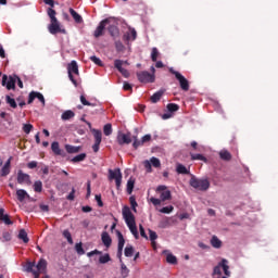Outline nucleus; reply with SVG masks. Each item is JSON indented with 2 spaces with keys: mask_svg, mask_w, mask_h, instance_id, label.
Here are the masks:
<instances>
[{
  "mask_svg": "<svg viewBox=\"0 0 278 278\" xmlns=\"http://www.w3.org/2000/svg\"><path fill=\"white\" fill-rule=\"evenodd\" d=\"M150 202L153 204V205H162V199H156V198H150Z\"/></svg>",
  "mask_w": 278,
  "mask_h": 278,
  "instance_id": "e2e57ef3",
  "label": "nucleus"
},
{
  "mask_svg": "<svg viewBox=\"0 0 278 278\" xmlns=\"http://www.w3.org/2000/svg\"><path fill=\"white\" fill-rule=\"evenodd\" d=\"M17 184H27L29 186L31 185V177L28 174L23 173L22 169H20L17 172Z\"/></svg>",
  "mask_w": 278,
  "mask_h": 278,
  "instance_id": "dca6fc26",
  "label": "nucleus"
},
{
  "mask_svg": "<svg viewBox=\"0 0 278 278\" xmlns=\"http://www.w3.org/2000/svg\"><path fill=\"white\" fill-rule=\"evenodd\" d=\"M115 49L118 53L125 51V46L121 40L115 41Z\"/></svg>",
  "mask_w": 278,
  "mask_h": 278,
  "instance_id": "3c124183",
  "label": "nucleus"
},
{
  "mask_svg": "<svg viewBox=\"0 0 278 278\" xmlns=\"http://www.w3.org/2000/svg\"><path fill=\"white\" fill-rule=\"evenodd\" d=\"M94 143L92 146L93 153H99V147H101V141L103 140V134L101 130L93 129L92 130Z\"/></svg>",
  "mask_w": 278,
  "mask_h": 278,
  "instance_id": "9b49d317",
  "label": "nucleus"
},
{
  "mask_svg": "<svg viewBox=\"0 0 278 278\" xmlns=\"http://www.w3.org/2000/svg\"><path fill=\"white\" fill-rule=\"evenodd\" d=\"M117 249L123 250L125 248V237H123V233L121 231H117Z\"/></svg>",
  "mask_w": 278,
  "mask_h": 278,
  "instance_id": "473e14b6",
  "label": "nucleus"
},
{
  "mask_svg": "<svg viewBox=\"0 0 278 278\" xmlns=\"http://www.w3.org/2000/svg\"><path fill=\"white\" fill-rule=\"evenodd\" d=\"M191 160L197 161L199 160L200 162H207V159L203 154H193L191 153Z\"/></svg>",
  "mask_w": 278,
  "mask_h": 278,
  "instance_id": "58836bf2",
  "label": "nucleus"
},
{
  "mask_svg": "<svg viewBox=\"0 0 278 278\" xmlns=\"http://www.w3.org/2000/svg\"><path fill=\"white\" fill-rule=\"evenodd\" d=\"M228 262L227 260H222V262L219 263V266H222L223 270H224V275H226V277H231V271H229V265H227Z\"/></svg>",
  "mask_w": 278,
  "mask_h": 278,
  "instance_id": "b1692460",
  "label": "nucleus"
},
{
  "mask_svg": "<svg viewBox=\"0 0 278 278\" xmlns=\"http://www.w3.org/2000/svg\"><path fill=\"white\" fill-rule=\"evenodd\" d=\"M43 3H46V5H50V8L47 10V14L50 18L48 31L52 34V36H55V34H66V29H62V27H60V21H58V17H55V15L58 14V12L53 10V8H55V1L43 0Z\"/></svg>",
  "mask_w": 278,
  "mask_h": 278,
  "instance_id": "f257e3e1",
  "label": "nucleus"
},
{
  "mask_svg": "<svg viewBox=\"0 0 278 278\" xmlns=\"http://www.w3.org/2000/svg\"><path fill=\"white\" fill-rule=\"evenodd\" d=\"M132 140H134V142H132L134 149H138L139 147H142V144H144L142 139L139 140L137 136H134Z\"/></svg>",
  "mask_w": 278,
  "mask_h": 278,
  "instance_id": "79ce46f5",
  "label": "nucleus"
},
{
  "mask_svg": "<svg viewBox=\"0 0 278 278\" xmlns=\"http://www.w3.org/2000/svg\"><path fill=\"white\" fill-rule=\"evenodd\" d=\"M104 136H112V124H106L103 127Z\"/></svg>",
  "mask_w": 278,
  "mask_h": 278,
  "instance_id": "de8ad7c7",
  "label": "nucleus"
},
{
  "mask_svg": "<svg viewBox=\"0 0 278 278\" xmlns=\"http://www.w3.org/2000/svg\"><path fill=\"white\" fill-rule=\"evenodd\" d=\"M65 151L67 153H79L81 151V147L65 144Z\"/></svg>",
  "mask_w": 278,
  "mask_h": 278,
  "instance_id": "393cba45",
  "label": "nucleus"
},
{
  "mask_svg": "<svg viewBox=\"0 0 278 278\" xmlns=\"http://www.w3.org/2000/svg\"><path fill=\"white\" fill-rule=\"evenodd\" d=\"M75 251L78 255H86V251L84 250L81 242L75 244Z\"/></svg>",
  "mask_w": 278,
  "mask_h": 278,
  "instance_id": "4c0bfd02",
  "label": "nucleus"
},
{
  "mask_svg": "<svg viewBox=\"0 0 278 278\" xmlns=\"http://www.w3.org/2000/svg\"><path fill=\"white\" fill-rule=\"evenodd\" d=\"M80 102L83 103V105H92V106H94V104H92L88 100H86V96H80Z\"/></svg>",
  "mask_w": 278,
  "mask_h": 278,
  "instance_id": "0e129e2a",
  "label": "nucleus"
},
{
  "mask_svg": "<svg viewBox=\"0 0 278 278\" xmlns=\"http://www.w3.org/2000/svg\"><path fill=\"white\" fill-rule=\"evenodd\" d=\"M166 262L167 264H177V256L173 255V254H167L166 256Z\"/></svg>",
  "mask_w": 278,
  "mask_h": 278,
  "instance_id": "49530a36",
  "label": "nucleus"
},
{
  "mask_svg": "<svg viewBox=\"0 0 278 278\" xmlns=\"http://www.w3.org/2000/svg\"><path fill=\"white\" fill-rule=\"evenodd\" d=\"M168 112H177L179 110V106L175 103L167 104Z\"/></svg>",
  "mask_w": 278,
  "mask_h": 278,
  "instance_id": "4d7b16f0",
  "label": "nucleus"
},
{
  "mask_svg": "<svg viewBox=\"0 0 278 278\" xmlns=\"http://www.w3.org/2000/svg\"><path fill=\"white\" fill-rule=\"evenodd\" d=\"M127 65L129 66V62L128 61H123V60H118L116 59L114 61V67L117 68V71L123 75V77H129V71H127L126 68H123V65Z\"/></svg>",
  "mask_w": 278,
  "mask_h": 278,
  "instance_id": "f8f14e48",
  "label": "nucleus"
},
{
  "mask_svg": "<svg viewBox=\"0 0 278 278\" xmlns=\"http://www.w3.org/2000/svg\"><path fill=\"white\" fill-rule=\"evenodd\" d=\"M129 201H130V205H131V207H132V211H134V212H137L136 207H138V202H136V198L130 197V198H129Z\"/></svg>",
  "mask_w": 278,
  "mask_h": 278,
  "instance_id": "13d9d810",
  "label": "nucleus"
},
{
  "mask_svg": "<svg viewBox=\"0 0 278 278\" xmlns=\"http://www.w3.org/2000/svg\"><path fill=\"white\" fill-rule=\"evenodd\" d=\"M149 233H150V240L152 242V247L153 249H155V240H157V232L149 229Z\"/></svg>",
  "mask_w": 278,
  "mask_h": 278,
  "instance_id": "ea45409f",
  "label": "nucleus"
},
{
  "mask_svg": "<svg viewBox=\"0 0 278 278\" xmlns=\"http://www.w3.org/2000/svg\"><path fill=\"white\" fill-rule=\"evenodd\" d=\"M24 269L26 273H33L36 270V262L28 261L26 262Z\"/></svg>",
  "mask_w": 278,
  "mask_h": 278,
  "instance_id": "2f4dec72",
  "label": "nucleus"
},
{
  "mask_svg": "<svg viewBox=\"0 0 278 278\" xmlns=\"http://www.w3.org/2000/svg\"><path fill=\"white\" fill-rule=\"evenodd\" d=\"M122 214L127 227L130 230V233H132L134 238L138 240V238H140V235H138V227L136 226V217L134 216V213H131V208H129V206H124L122 210Z\"/></svg>",
  "mask_w": 278,
  "mask_h": 278,
  "instance_id": "f03ea898",
  "label": "nucleus"
},
{
  "mask_svg": "<svg viewBox=\"0 0 278 278\" xmlns=\"http://www.w3.org/2000/svg\"><path fill=\"white\" fill-rule=\"evenodd\" d=\"M137 37L138 33L134 28L130 30V33H127V35L124 36L126 40H136Z\"/></svg>",
  "mask_w": 278,
  "mask_h": 278,
  "instance_id": "c9c22d12",
  "label": "nucleus"
},
{
  "mask_svg": "<svg viewBox=\"0 0 278 278\" xmlns=\"http://www.w3.org/2000/svg\"><path fill=\"white\" fill-rule=\"evenodd\" d=\"M16 197H17V201L23 203V201H25V199H29V193H27V191L24 189H17Z\"/></svg>",
  "mask_w": 278,
  "mask_h": 278,
  "instance_id": "4be33fe9",
  "label": "nucleus"
},
{
  "mask_svg": "<svg viewBox=\"0 0 278 278\" xmlns=\"http://www.w3.org/2000/svg\"><path fill=\"white\" fill-rule=\"evenodd\" d=\"M67 73H68L70 80L75 86V88H77L78 86L77 79H75V76H73V75H79V66L77 65V61H72L67 65Z\"/></svg>",
  "mask_w": 278,
  "mask_h": 278,
  "instance_id": "39448f33",
  "label": "nucleus"
},
{
  "mask_svg": "<svg viewBox=\"0 0 278 278\" xmlns=\"http://www.w3.org/2000/svg\"><path fill=\"white\" fill-rule=\"evenodd\" d=\"M220 160H224V162H230L231 160V153L227 150H222L219 152Z\"/></svg>",
  "mask_w": 278,
  "mask_h": 278,
  "instance_id": "c756f323",
  "label": "nucleus"
},
{
  "mask_svg": "<svg viewBox=\"0 0 278 278\" xmlns=\"http://www.w3.org/2000/svg\"><path fill=\"white\" fill-rule=\"evenodd\" d=\"M34 190L36 192H42V181L41 180H36L34 182V186H33Z\"/></svg>",
  "mask_w": 278,
  "mask_h": 278,
  "instance_id": "a18cd8bd",
  "label": "nucleus"
},
{
  "mask_svg": "<svg viewBox=\"0 0 278 278\" xmlns=\"http://www.w3.org/2000/svg\"><path fill=\"white\" fill-rule=\"evenodd\" d=\"M143 166L147 173H153V168H160L162 166V162H160V159L152 156L150 161L149 160L143 161Z\"/></svg>",
  "mask_w": 278,
  "mask_h": 278,
  "instance_id": "6e6552de",
  "label": "nucleus"
},
{
  "mask_svg": "<svg viewBox=\"0 0 278 278\" xmlns=\"http://www.w3.org/2000/svg\"><path fill=\"white\" fill-rule=\"evenodd\" d=\"M17 238L20 240H23L24 244H27L29 242V237L27 236V231H25V229L20 230Z\"/></svg>",
  "mask_w": 278,
  "mask_h": 278,
  "instance_id": "cd10ccee",
  "label": "nucleus"
},
{
  "mask_svg": "<svg viewBox=\"0 0 278 278\" xmlns=\"http://www.w3.org/2000/svg\"><path fill=\"white\" fill-rule=\"evenodd\" d=\"M10 173V167H5L4 165H3V167L1 168V170H0V175L2 176V177H8V174Z\"/></svg>",
  "mask_w": 278,
  "mask_h": 278,
  "instance_id": "052dcab7",
  "label": "nucleus"
},
{
  "mask_svg": "<svg viewBox=\"0 0 278 278\" xmlns=\"http://www.w3.org/2000/svg\"><path fill=\"white\" fill-rule=\"evenodd\" d=\"M70 14L73 16L75 23H84V18L79 13H77V11H75V9H70Z\"/></svg>",
  "mask_w": 278,
  "mask_h": 278,
  "instance_id": "a878e982",
  "label": "nucleus"
},
{
  "mask_svg": "<svg viewBox=\"0 0 278 278\" xmlns=\"http://www.w3.org/2000/svg\"><path fill=\"white\" fill-rule=\"evenodd\" d=\"M121 274L123 278L129 277V268H127V265H125V263L123 262V260H121Z\"/></svg>",
  "mask_w": 278,
  "mask_h": 278,
  "instance_id": "72a5a7b5",
  "label": "nucleus"
},
{
  "mask_svg": "<svg viewBox=\"0 0 278 278\" xmlns=\"http://www.w3.org/2000/svg\"><path fill=\"white\" fill-rule=\"evenodd\" d=\"M7 103L13 108L14 110H16L17 104H16V100H14L13 98H11L10 96H7Z\"/></svg>",
  "mask_w": 278,
  "mask_h": 278,
  "instance_id": "8fccbe9b",
  "label": "nucleus"
},
{
  "mask_svg": "<svg viewBox=\"0 0 278 278\" xmlns=\"http://www.w3.org/2000/svg\"><path fill=\"white\" fill-rule=\"evenodd\" d=\"M0 222L4 225H14V222L10 219V215L5 214V208H0Z\"/></svg>",
  "mask_w": 278,
  "mask_h": 278,
  "instance_id": "6ab92c4d",
  "label": "nucleus"
},
{
  "mask_svg": "<svg viewBox=\"0 0 278 278\" xmlns=\"http://www.w3.org/2000/svg\"><path fill=\"white\" fill-rule=\"evenodd\" d=\"M38 99V101H40V103H42V105H45V96H42V93L38 92V91H31L28 96V105H31V103H34V101Z\"/></svg>",
  "mask_w": 278,
  "mask_h": 278,
  "instance_id": "2eb2a0df",
  "label": "nucleus"
},
{
  "mask_svg": "<svg viewBox=\"0 0 278 278\" xmlns=\"http://www.w3.org/2000/svg\"><path fill=\"white\" fill-rule=\"evenodd\" d=\"M109 179H114L117 190H121V184H123V173H121V168L109 169Z\"/></svg>",
  "mask_w": 278,
  "mask_h": 278,
  "instance_id": "423d86ee",
  "label": "nucleus"
},
{
  "mask_svg": "<svg viewBox=\"0 0 278 278\" xmlns=\"http://www.w3.org/2000/svg\"><path fill=\"white\" fill-rule=\"evenodd\" d=\"M101 254H102L101 251L93 250V251L87 253V257H92L93 255H101Z\"/></svg>",
  "mask_w": 278,
  "mask_h": 278,
  "instance_id": "69168bd1",
  "label": "nucleus"
},
{
  "mask_svg": "<svg viewBox=\"0 0 278 278\" xmlns=\"http://www.w3.org/2000/svg\"><path fill=\"white\" fill-rule=\"evenodd\" d=\"M169 73L175 75L184 92H188V90H190V81L184 75H181V73L175 71L174 68H169Z\"/></svg>",
  "mask_w": 278,
  "mask_h": 278,
  "instance_id": "20e7f679",
  "label": "nucleus"
},
{
  "mask_svg": "<svg viewBox=\"0 0 278 278\" xmlns=\"http://www.w3.org/2000/svg\"><path fill=\"white\" fill-rule=\"evenodd\" d=\"M112 23V17L102 20L93 31L94 38H101L105 34V27Z\"/></svg>",
  "mask_w": 278,
  "mask_h": 278,
  "instance_id": "0eeeda50",
  "label": "nucleus"
},
{
  "mask_svg": "<svg viewBox=\"0 0 278 278\" xmlns=\"http://www.w3.org/2000/svg\"><path fill=\"white\" fill-rule=\"evenodd\" d=\"M157 58H160V51L157 50V48H152V52H151L152 62H157Z\"/></svg>",
  "mask_w": 278,
  "mask_h": 278,
  "instance_id": "a19ab883",
  "label": "nucleus"
},
{
  "mask_svg": "<svg viewBox=\"0 0 278 278\" xmlns=\"http://www.w3.org/2000/svg\"><path fill=\"white\" fill-rule=\"evenodd\" d=\"M132 138L130 134H122L117 137L118 144H131Z\"/></svg>",
  "mask_w": 278,
  "mask_h": 278,
  "instance_id": "f3484780",
  "label": "nucleus"
},
{
  "mask_svg": "<svg viewBox=\"0 0 278 278\" xmlns=\"http://www.w3.org/2000/svg\"><path fill=\"white\" fill-rule=\"evenodd\" d=\"M176 173H178V175H190V170H188L184 164L177 165Z\"/></svg>",
  "mask_w": 278,
  "mask_h": 278,
  "instance_id": "c85d7f7f",
  "label": "nucleus"
},
{
  "mask_svg": "<svg viewBox=\"0 0 278 278\" xmlns=\"http://www.w3.org/2000/svg\"><path fill=\"white\" fill-rule=\"evenodd\" d=\"M2 86H5L7 90H15L16 89V75L9 76L3 75L2 76Z\"/></svg>",
  "mask_w": 278,
  "mask_h": 278,
  "instance_id": "9d476101",
  "label": "nucleus"
},
{
  "mask_svg": "<svg viewBox=\"0 0 278 278\" xmlns=\"http://www.w3.org/2000/svg\"><path fill=\"white\" fill-rule=\"evenodd\" d=\"M62 121H71V118H75V112L72 110H67L61 115Z\"/></svg>",
  "mask_w": 278,
  "mask_h": 278,
  "instance_id": "bb28decb",
  "label": "nucleus"
},
{
  "mask_svg": "<svg viewBox=\"0 0 278 278\" xmlns=\"http://www.w3.org/2000/svg\"><path fill=\"white\" fill-rule=\"evenodd\" d=\"M137 79L141 84H153L155 81V75H153L147 71H142V72L137 73Z\"/></svg>",
  "mask_w": 278,
  "mask_h": 278,
  "instance_id": "1a4fd4ad",
  "label": "nucleus"
},
{
  "mask_svg": "<svg viewBox=\"0 0 278 278\" xmlns=\"http://www.w3.org/2000/svg\"><path fill=\"white\" fill-rule=\"evenodd\" d=\"M125 257H132L134 256V245H127L124 250Z\"/></svg>",
  "mask_w": 278,
  "mask_h": 278,
  "instance_id": "e433bc0d",
  "label": "nucleus"
},
{
  "mask_svg": "<svg viewBox=\"0 0 278 278\" xmlns=\"http://www.w3.org/2000/svg\"><path fill=\"white\" fill-rule=\"evenodd\" d=\"M165 90L161 89L159 91H156L155 93H153V96L150 98V101L152 103H157V101H160V99H162V97L164 96Z\"/></svg>",
  "mask_w": 278,
  "mask_h": 278,
  "instance_id": "5701e85b",
  "label": "nucleus"
},
{
  "mask_svg": "<svg viewBox=\"0 0 278 278\" xmlns=\"http://www.w3.org/2000/svg\"><path fill=\"white\" fill-rule=\"evenodd\" d=\"M63 237L67 240L68 244H73V236L71 235V231L64 230Z\"/></svg>",
  "mask_w": 278,
  "mask_h": 278,
  "instance_id": "09e8293b",
  "label": "nucleus"
},
{
  "mask_svg": "<svg viewBox=\"0 0 278 278\" xmlns=\"http://www.w3.org/2000/svg\"><path fill=\"white\" fill-rule=\"evenodd\" d=\"M223 268V265L220 263L214 267L213 275H223V271L220 270Z\"/></svg>",
  "mask_w": 278,
  "mask_h": 278,
  "instance_id": "bf43d9fd",
  "label": "nucleus"
},
{
  "mask_svg": "<svg viewBox=\"0 0 278 278\" xmlns=\"http://www.w3.org/2000/svg\"><path fill=\"white\" fill-rule=\"evenodd\" d=\"M139 231H140L141 238L149 240V237L147 236V232L144 231V227L142 225H139Z\"/></svg>",
  "mask_w": 278,
  "mask_h": 278,
  "instance_id": "680f3d73",
  "label": "nucleus"
},
{
  "mask_svg": "<svg viewBox=\"0 0 278 278\" xmlns=\"http://www.w3.org/2000/svg\"><path fill=\"white\" fill-rule=\"evenodd\" d=\"M96 201L99 207H103V200H101V194H96Z\"/></svg>",
  "mask_w": 278,
  "mask_h": 278,
  "instance_id": "338daca9",
  "label": "nucleus"
},
{
  "mask_svg": "<svg viewBox=\"0 0 278 278\" xmlns=\"http://www.w3.org/2000/svg\"><path fill=\"white\" fill-rule=\"evenodd\" d=\"M99 262L100 264H108V262H112V257L110 256V254H104L99 257Z\"/></svg>",
  "mask_w": 278,
  "mask_h": 278,
  "instance_id": "c03bdc74",
  "label": "nucleus"
},
{
  "mask_svg": "<svg viewBox=\"0 0 278 278\" xmlns=\"http://www.w3.org/2000/svg\"><path fill=\"white\" fill-rule=\"evenodd\" d=\"M102 244L106 249H110L112 247V237H110V233L108 231H103L101 235Z\"/></svg>",
  "mask_w": 278,
  "mask_h": 278,
  "instance_id": "a211bd4d",
  "label": "nucleus"
},
{
  "mask_svg": "<svg viewBox=\"0 0 278 278\" xmlns=\"http://www.w3.org/2000/svg\"><path fill=\"white\" fill-rule=\"evenodd\" d=\"M189 186H191V188H194V190L205 192L210 190V180L207 178L199 179L194 175H192L189 180Z\"/></svg>",
  "mask_w": 278,
  "mask_h": 278,
  "instance_id": "7ed1b4c3",
  "label": "nucleus"
},
{
  "mask_svg": "<svg viewBox=\"0 0 278 278\" xmlns=\"http://www.w3.org/2000/svg\"><path fill=\"white\" fill-rule=\"evenodd\" d=\"M89 60H91L93 64H97V66H103V62L101 61V59L97 58L96 55L90 56Z\"/></svg>",
  "mask_w": 278,
  "mask_h": 278,
  "instance_id": "864d4df0",
  "label": "nucleus"
},
{
  "mask_svg": "<svg viewBox=\"0 0 278 278\" xmlns=\"http://www.w3.org/2000/svg\"><path fill=\"white\" fill-rule=\"evenodd\" d=\"M86 157H87L86 153H80V154L74 156V157L71 160V162H73V164H77V163H79V162H84V160H86Z\"/></svg>",
  "mask_w": 278,
  "mask_h": 278,
  "instance_id": "f704fd0d",
  "label": "nucleus"
},
{
  "mask_svg": "<svg viewBox=\"0 0 278 278\" xmlns=\"http://www.w3.org/2000/svg\"><path fill=\"white\" fill-rule=\"evenodd\" d=\"M106 29L112 38H118L121 36V30L118 29V24L112 18L111 23L106 25Z\"/></svg>",
  "mask_w": 278,
  "mask_h": 278,
  "instance_id": "4468645a",
  "label": "nucleus"
},
{
  "mask_svg": "<svg viewBox=\"0 0 278 278\" xmlns=\"http://www.w3.org/2000/svg\"><path fill=\"white\" fill-rule=\"evenodd\" d=\"M211 244L214 249H220V247H223V241H220L218 237L213 236L211 239Z\"/></svg>",
  "mask_w": 278,
  "mask_h": 278,
  "instance_id": "7c9ffc66",
  "label": "nucleus"
},
{
  "mask_svg": "<svg viewBox=\"0 0 278 278\" xmlns=\"http://www.w3.org/2000/svg\"><path fill=\"white\" fill-rule=\"evenodd\" d=\"M136 184V180H134L132 178H130L128 181H127V192L128 194H131V192H134V186Z\"/></svg>",
  "mask_w": 278,
  "mask_h": 278,
  "instance_id": "37998d69",
  "label": "nucleus"
},
{
  "mask_svg": "<svg viewBox=\"0 0 278 278\" xmlns=\"http://www.w3.org/2000/svg\"><path fill=\"white\" fill-rule=\"evenodd\" d=\"M12 240V233L4 231L2 233V242H10Z\"/></svg>",
  "mask_w": 278,
  "mask_h": 278,
  "instance_id": "5fc2aeb1",
  "label": "nucleus"
},
{
  "mask_svg": "<svg viewBox=\"0 0 278 278\" xmlns=\"http://www.w3.org/2000/svg\"><path fill=\"white\" fill-rule=\"evenodd\" d=\"M156 192H161V195H160L161 201H170V199H173L170 190H168V187L164 185L159 186L156 188Z\"/></svg>",
  "mask_w": 278,
  "mask_h": 278,
  "instance_id": "ddd939ff",
  "label": "nucleus"
},
{
  "mask_svg": "<svg viewBox=\"0 0 278 278\" xmlns=\"http://www.w3.org/2000/svg\"><path fill=\"white\" fill-rule=\"evenodd\" d=\"M35 270L39 273H47V260L40 258L38 264H35Z\"/></svg>",
  "mask_w": 278,
  "mask_h": 278,
  "instance_id": "412c9836",
  "label": "nucleus"
},
{
  "mask_svg": "<svg viewBox=\"0 0 278 278\" xmlns=\"http://www.w3.org/2000/svg\"><path fill=\"white\" fill-rule=\"evenodd\" d=\"M51 151L54 153V155H61L64 157V150L60 149V142L53 141L51 143Z\"/></svg>",
  "mask_w": 278,
  "mask_h": 278,
  "instance_id": "aec40b11",
  "label": "nucleus"
},
{
  "mask_svg": "<svg viewBox=\"0 0 278 278\" xmlns=\"http://www.w3.org/2000/svg\"><path fill=\"white\" fill-rule=\"evenodd\" d=\"M67 201H75V188H73L70 194L67 195Z\"/></svg>",
  "mask_w": 278,
  "mask_h": 278,
  "instance_id": "774afa93",
  "label": "nucleus"
},
{
  "mask_svg": "<svg viewBox=\"0 0 278 278\" xmlns=\"http://www.w3.org/2000/svg\"><path fill=\"white\" fill-rule=\"evenodd\" d=\"M175 207L173 205L164 206L160 210L161 214H170Z\"/></svg>",
  "mask_w": 278,
  "mask_h": 278,
  "instance_id": "603ef678",
  "label": "nucleus"
},
{
  "mask_svg": "<svg viewBox=\"0 0 278 278\" xmlns=\"http://www.w3.org/2000/svg\"><path fill=\"white\" fill-rule=\"evenodd\" d=\"M31 129H34V125H31V124H24L23 131L25 134H31Z\"/></svg>",
  "mask_w": 278,
  "mask_h": 278,
  "instance_id": "6e6d98bb",
  "label": "nucleus"
}]
</instances>
